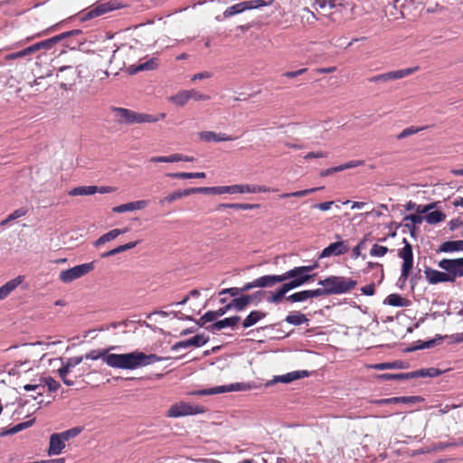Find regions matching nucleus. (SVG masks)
<instances>
[{"instance_id": "774afa93", "label": "nucleus", "mask_w": 463, "mask_h": 463, "mask_svg": "<svg viewBox=\"0 0 463 463\" xmlns=\"http://www.w3.org/2000/svg\"><path fill=\"white\" fill-rule=\"evenodd\" d=\"M448 225L450 231H455L458 228H461V230H463V221L460 218L450 220Z\"/></svg>"}, {"instance_id": "3c124183", "label": "nucleus", "mask_w": 463, "mask_h": 463, "mask_svg": "<svg viewBox=\"0 0 463 463\" xmlns=\"http://www.w3.org/2000/svg\"><path fill=\"white\" fill-rule=\"evenodd\" d=\"M439 373L437 369L430 368V369H421L419 371L412 372V373H411V378L426 377V376L434 377V376L439 375Z\"/></svg>"}, {"instance_id": "6e6d98bb", "label": "nucleus", "mask_w": 463, "mask_h": 463, "mask_svg": "<svg viewBox=\"0 0 463 463\" xmlns=\"http://www.w3.org/2000/svg\"><path fill=\"white\" fill-rule=\"evenodd\" d=\"M387 252H388L387 247L374 244L370 250V255L373 257H383Z\"/></svg>"}, {"instance_id": "423d86ee", "label": "nucleus", "mask_w": 463, "mask_h": 463, "mask_svg": "<svg viewBox=\"0 0 463 463\" xmlns=\"http://www.w3.org/2000/svg\"><path fill=\"white\" fill-rule=\"evenodd\" d=\"M93 269H94L93 262L77 265L71 269L61 270L59 274V279L65 284H69V283L85 276L86 274L90 273Z\"/></svg>"}, {"instance_id": "39448f33", "label": "nucleus", "mask_w": 463, "mask_h": 463, "mask_svg": "<svg viewBox=\"0 0 463 463\" xmlns=\"http://www.w3.org/2000/svg\"><path fill=\"white\" fill-rule=\"evenodd\" d=\"M438 266L446 272L449 282H454L458 278L463 277V258L443 259Z\"/></svg>"}, {"instance_id": "de8ad7c7", "label": "nucleus", "mask_w": 463, "mask_h": 463, "mask_svg": "<svg viewBox=\"0 0 463 463\" xmlns=\"http://www.w3.org/2000/svg\"><path fill=\"white\" fill-rule=\"evenodd\" d=\"M286 293H287V291L281 286L275 292H270V295H269V297L268 298L267 300L269 303L279 304L283 299V298L285 297Z\"/></svg>"}, {"instance_id": "473e14b6", "label": "nucleus", "mask_w": 463, "mask_h": 463, "mask_svg": "<svg viewBox=\"0 0 463 463\" xmlns=\"http://www.w3.org/2000/svg\"><path fill=\"white\" fill-rule=\"evenodd\" d=\"M98 192V186L96 185H88V186H78L71 189L69 192V195L71 196H85L91 195Z\"/></svg>"}, {"instance_id": "9d476101", "label": "nucleus", "mask_w": 463, "mask_h": 463, "mask_svg": "<svg viewBox=\"0 0 463 463\" xmlns=\"http://www.w3.org/2000/svg\"><path fill=\"white\" fill-rule=\"evenodd\" d=\"M250 386L245 383H236L228 385L217 386L209 389H203L197 392L199 395H214L227 392H241L250 390Z\"/></svg>"}, {"instance_id": "4be33fe9", "label": "nucleus", "mask_w": 463, "mask_h": 463, "mask_svg": "<svg viewBox=\"0 0 463 463\" xmlns=\"http://www.w3.org/2000/svg\"><path fill=\"white\" fill-rule=\"evenodd\" d=\"M241 317L239 316H234L231 317H226L222 320L217 321L211 325L208 329L212 332L220 331L225 327H235L240 322Z\"/></svg>"}, {"instance_id": "a878e982", "label": "nucleus", "mask_w": 463, "mask_h": 463, "mask_svg": "<svg viewBox=\"0 0 463 463\" xmlns=\"http://www.w3.org/2000/svg\"><path fill=\"white\" fill-rule=\"evenodd\" d=\"M23 282V277L19 276L9 280L0 287V300L5 299L13 290H14Z\"/></svg>"}, {"instance_id": "0e129e2a", "label": "nucleus", "mask_w": 463, "mask_h": 463, "mask_svg": "<svg viewBox=\"0 0 463 463\" xmlns=\"http://www.w3.org/2000/svg\"><path fill=\"white\" fill-rule=\"evenodd\" d=\"M438 203L434 202V203H430L429 204H426V205H419L416 207V213H420V214H422V213H431L430 211L434 208H436Z\"/></svg>"}, {"instance_id": "2f4dec72", "label": "nucleus", "mask_w": 463, "mask_h": 463, "mask_svg": "<svg viewBox=\"0 0 463 463\" xmlns=\"http://www.w3.org/2000/svg\"><path fill=\"white\" fill-rule=\"evenodd\" d=\"M270 189L263 185L236 184V194L266 193Z\"/></svg>"}, {"instance_id": "f03ea898", "label": "nucleus", "mask_w": 463, "mask_h": 463, "mask_svg": "<svg viewBox=\"0 0 463 463\" xmlns=\"http://www.w3.org/2000/svg\"><path fill=\"white\" fill-rule=\"evenodd\" d=\"M325 287L328 296L340 295L350 291L357 285L356 280L341 276H329L317 283Z\"/></svg>"}, {"instance_id": "a211bd4d", "label": "nucleus", "mask_w": 463, "mask_h": 463, "mask_svg": "<svg viewBox=\"0 0 463 463\" xmlns=\"http://www.w3.org/2000/svg\"><path fill=\"white\" fill-rule=\"evenodd\" d=\"M199 137L205 142H223L234 140V137L224 133H216L214 131H202Z\"/></svg>"}, {"instance_id": "5fc2aeb1", "label": "nucleus", "mask_w": 463, "mask_h": 463, "mask_svg": "<svg viewBox=\"0 0 463 463\" xmlns=\"http://www.w3.org/2000/svg\"><path fill=\"white\" fill-rule=\"evenodd\" d=\"M384 380H406L411 378V373H384L379 376Z\"/></svg>"}, {"instance_id": "c03bdc74", "label": "nucleus", "mask_w": 463, "mask_h": 463, "mask_svg": "<svg viewBox=\"0 0 463 463\" xmlns=\"http://www.w3.org/2000/svg\"><path fill=\"white\" fill-rule=\"evenodd\" d=\"M418 400V397L412 396V397H393L389 399H383L376 401L375 402L377 404H389V403H398V402H412L414 401Z\"/></svg>"}, {"instance_id": "2eb2a0df", "label": "nucleus", "mask_w": 463, "mask_h": 463, "mask_svg": "<svg viewBox=\"0 0 463 463\" xmlns=\"http://www.w3.org/2000/svg\"><path fill=\"white\" fill-rule=\"evenodd\" d=\"M349 250V246L345 243L343 241H338L336 242L329 244L326 247L321 254L320 258H326L330 256H340L346 253Z\"/></svg>"}, {"instance_id": "bf43d9fd", "label": "nucleus", "mask_w": 463, "mask_h": 463, "mask_svg": "<svg viewBox=\"0 0 463 463\" xmlns=\"http://www.w3.org/2000/svg\"><path fill=\"white\" fill-rule=\"evenodd\" d=\"M425 128H414V127H410V128H407L405 129H403L398 136H397V138L398 139H402V138H405L409 136H411L413 134H416L418 133L419 131L424 129Z\"/></svg>"}, {"instance_id": "864d4df0", "label": "nucleus", "mask_w": 463, "mask_h": 463, "mask_svg": "<svg viewBox=\"0 0 463 463\" xmlns=\"http://www.w3.org/2000/svg\"><path fill=\"white\" fill-rule=\"evenodd\" d=\"M81 431H82V428L74 427L66 431L61 432L60 435L62 437L64 441H67L70 439L77 437Z\"/></svg>"}, {"instance_id": "7ed1b4c3", "label": "nucleus", "mask_w": 463, "mask_h": 463, "mask_svg": "<svg viewBox=\"0 0 463 463\" xmlns=\"http://www.w3.org/2000/svg\"><path fill=\"white\" fill-rule=\"evenodd\" d=\"M114 111L118 118V122L121 124H141V123H154L159 120V118H165V114L161 113L158 117L146 114L139 113L128 109L115 108Z\"/></svg>"}, {"instance_id": "412c9836", "label": "nucleus", "mask_w": 463, "mask_h": 463, "mask_svg": "<svg viewBox=\"0 0 463 463\" xmlns=\"http://www.w3.org/2000/svg\"><path fill=\"white\" fill-rule=\"evenodd\" d=\"M65 448V441L60 433H53L50 437L49 455H59Z\"/></svg>"}, {"instance_id": "20e7f679", "label": "nucleus", "mask_w": 463, "mask_h": 463, "mask_svg": "<svg viewBox=\"0 0 463 463\" xmlns=\"http://www.w3.org/2000/svg\"><path fill=\"white\" fill-rule=\"evenodd\" d=\"M404 246L398 251V257L402 260L401 276L399 280L403 283L407 280L413 267V253L411 243L403 239Z\"/></svg>"}, {"instance_id": "f3484780", "label": "nucleus", "mask_w": 463, "mask_h": 463, "mask_svg": "<svg viewBox=\"0 0 463 463\" xmlns=\"http://www.w3.org/2000/svg\"><path fill=\"white\" fill-rule=\"evenodd\" d=\"M208 336L204 335H196L190 339L180 341L172 346V350H178L180 348H188L191 346L200 347L208 342Z\"/></svg>"}, {"instance_id": "49530a36", "label": "nucleus", "mask_w": 463, "mask_h": 463, "mask_svg": "<svg viewBox=\"0 0 463 463\" xmlns=\"http://www.w3.org/2000/svg\"><path fill=\"white\" fill-rule=\"evenodd\" d=\"M338 6H341V5H335V0H316L313 7L317 11L318 9H337Z\"/></svg>"}, {"instance_id": "f8f14e48", "label": "nucleus", "mask_w": 463, "mask_h": 463, "mask_svg": "<svg viewBox=\"0 0 463 463\" xmlns=\"http://www.w3.org/2000/svg\"><path fill=\"white\" fill-rule=\"evenodd\" d=\"M81 33L80 30H71L65 33H62L59 35L53 36L50 39L36 43L31 45V49L33 53L41 50V49H51L56 43L60 42L62 39H65L70 36L78 35Z\"/></svg>"}, {"instance_id": "0eeeda50", "label": "nucleus", "mask_w": 463, "mask_h": 463, "mask_svg": "<svg viewBox=\"0 0 463 463\" xmlns=\"http://www.w3.org/2000/svg\"><path fill=\"white\" fill-rule=\"evenodd\" d=\"M81 73L82 71L80 69V66L73 67L68 65L60 67L57 77L62 80L61 87L66 89L67 85L71 86L75 84L77 80L81 78Z\"/></svg>"}, {"instance_id": "e2e57ef3", "label": "nucleus", "mask_w": 463, "mask_h": 463, "mask_svg": "<svg viewBox=\"0 0 463 463\" xmlns=\"http://www.w3.org/2000/svg\"><path fill=\"white\" fill-rule=\"evenodd\" d=\"M24 390L25 391H36L37 394L42 396L44 392V384L41 383L36 384H25L24 386Z\"/></svg>"}, {"instance_id": "f257e3e1", "label": "nucleus", "mask_w": 463, "mask_h": 463, "mask_svg": "<svg viewBox=\"0 0 463 463\" xmlns=\"http://www.w3.org/2000/svg\"><path fill=\"white\" fill-rule=\"evenodd\" d=\"M110 349H114V347L103 350H91L83 355V359H102L109 366L123 370H135L163 360L162 357L155 354H146L139 351L127 354H109V351Z\"/></svg>"}, {"instance_id": "69168bd1", "label": "nucleus", "mask_w": 463, "mask_h": 463, "mask_svg": "<svg viewBox=\"0 0 463 463\" xmlns=\"http://www.w3.org/2000/svg\"><path fill=\"white\" fill-rule=\"evenodd\" d=\"M291 280L288 281V282H286L282 285V287L284 288V289L287 291V293L289 291V290H292L294 288H297L300 286H302L301 284V281H298L297 279V278H290Z\"/></svg>"}, {"instance_id": "052dcab7", "label": "nucleus", "mask_w": 463, "mask_h": 463, "mask_svg": "<svg viewBox=\"0 0 463 463\" xmlns=\"http://www.w3.org/2000/svg\"><path fill=\"white\" fill-rule=\"evenodd\" d=\"M274 0H250L247 1V4H250V6H249V10L256 9L262 6H268L270 5L273 3Z\"/></svg>"}, {"instance_id": "b1692460", "label": "nucleus", "mask_w": 463, "mask_h": 463, "mask_svg": "<svg viewBox=\"0 0 463 463\" xmlns=\"http://www.w3.org/2000/svg\"><path fill=\"white\" fill-rule=\"evenodd\" d=\"M43 344L41 342H38L36 344H29L25 345L24 348L23 350L24 355L25 356V362H29L31 360L34 361L35 358L40 356V360L44 357V354H42V352H39L37 349L38 347L42 346Z\"/></svg>"}, {"instance_id": "a19ab883", "label": "nucleus", "mask_w": 463, "mask_h": 463, "mask_svg": "<svg viewBox=\"0 0 463 463\" xmlns=\"http://www.w3.org/2000/svg\"><path fill=\"white\" fill-rule=\"evenodd\" d=\"M166 176L171 178H179V179H192V178H205V173L197 172V173H168Z\"/></svg>"}, {"instance_id": "c9c22d12", "label": "nucleus", "mask_w": 463, "mask_h": 463, "mask_svg": "<svg viewBox=\"0 0 463 463\" xmlns=\"http://www.w3.org/2000/svg\"><path fill=\"white\" fill-rule=\"evenodd\" d=\"M418 70H419V67H412V68H407V69H403V70L389 71L388 72L389 80H398V79L407 77V76L414 73Z\"/></svg>"}, {"instance_id": "ea45409f", "label": "nucleus", "mask_w": 463, "mask_h": 463, "mask_svg": "<svg viewBox=\"0 0 463 463\" xmlns=\"http://www.w3.org/2000/svg\"><path fill=\"white\" fill-rule=\"evenodd\" d=\"M424 220V216L420 213L411 214L404 217V221L411 222V223H405V226L411 231V234L415 230V225L420 224Z\"/></svg>"}, {"instance_id": "6e6552de", "label": "nucleus", "mask_w": 463, "mask_h": 463, "mask_svg": "<svg viewBox=\"0 0 463 463\" xmlns=\"http://www.w3.org/2000/svg\"><path fill=\"white\" fill-rule=\"evenodd\" d=\"M203 412V410L198 406H193L189 403L180 402L170 406L166 411L168 418H179L187 415H194Z\"/></svg>"}, {"instance_id": "bb28decb", "label": "nucleus", "mask_w": 463, "mask_h": 463, "mask_svg": "<svg viewBox=\"0 0 463 463\" xmlns=\"http://www.w3.org/2000/svg\"><path fill=\"white\" fill-rule=\"evenodd\" d=\"M249 6H250V4H247V1H242L241 3L235 4L225 9L224 12L222 13V16L223 18H229L235 14H241L244 11L249 10Z\"/></svg>"}, {"instance_id": "4d7b16f0", "label": "nucleus", "mask_w": 463, "mask_h": 463, "mask_svg": "<svg viewBox=\"0 0 463 463\" xmlns=\"http://www.w3.org/2000/svg\"><path fill=\"white\" fill-rule=\"evenodd\" d=\"M41 382L43 384H44V387L45 386L48 387L50 392H55L61 386L60 383L56 380H54L51 377L44 378V379L41 380Z\"/></svg>"}, {"instance_id": "8fccbe9b", "label": "nucleus", "mask_w": 463, "mask_h": 463, "mask_svg": "<svg viewBox=\"0 0 463 463\" xmlns=\"http://www.w3.org/2000/svg\"><path fill=\"white\" fill-rule=\"evenodd\" d=\"M189 100L194 99L195 101H207L211 97L207 94L202 93L195 89L187 90Z\"/></svg>"}, {"instance_id": "c756f323", "label": "nucleus", "mask_w": 463, "mask_h": 463, "mask_svg": "<svg viewBox=\"0 0 463 463\" xmlns=\"http://www.w3.org/2000/svg\"><path fill=\"white\" fill-rule=\"evenodd\" d=\"M265 317H266V313L260 311V310H253L243 320L242 326L244 328L250 327V326L256 325L260 320H261Z\"/></svg>"}, {"instance_id": "13d9d810", "label": "nucleus", "mask_w": 463, "mask_h": 463, "mask_svg": "<svg viewBox=\"0 0 463 463\" xmlns=\"http://www.w3.org/2000/svg\"><path fill=\"white\" fill-rule=\"evenodd\" d=\"M33 53L31 47H27L22 51L10 53L6 56V59L14 60V59H20L24 58L25 56L31 55Z\"/></svg>"}, {"instance_id": "7c9ffc66", "label": "nucleus", "mask_w": 463, "mask_h": 463, "mask_svg": "<svg viewBox=\"0 0 463 463\" xmlns=\"http://www.w3.org/2000/svg\"><path fill=\"white\" fill-rule=\"evenodd\" d=\"M251 299L252 296L243 295L241 298L232 299L228 306L230 309L234 308L237 311H241L251 302Z\"/></svg>"}, {"instance_id": "680f3d73", "label": "nucleus", "mask_w": 463, "mask_h": 463, "mask_svg": "<svg viewBox=\"0 0 463 463\" xmlns=\"http://www.w3.org/2000/svg\"><path fill=\"white\" fill-rule=\"evenodd\" d=\"M137 243H138L137 241H130L128 243L120 245V246H118V247H117V248L111 250H112L113 255H116V254L124 252V251H126L128 250L135 248L137 245Z\"/></svg>"}, {"instance_id": "4468645a", "label": "nucleus", "mask_w": 463, "mask_h": 463, "mask_svg": "<svg viewBox=\"0 0 463 463\" xmlns=\"http://www.w3.org/2000/svg\"><path fill=\"white\" fill-rule=\"evenodd\" d=\"M194 194H199L198 187L187 188L183 191L175 190L173 193L167 194L166 196L161 198L158 203L161 206L169 205L173 203L175 201L179 200L184 196H188Z\"/></svg>"}, {"instance_id": "dca6fc26", "label": "nucleus", "mask_w": 463, "mask_h": 463, "mask_svg": "<svg viewBox=\"0 0 463 463\" xmlns=\"http://www.w3.org/2000/svg\"><path fill=\"white\" fill-rule=\"evenodd\" d=\"M116 9L114 4L108 2L96 5L93 8H91L89 12L83 14L80 18L81 21H87L92 19L94 17L100 16L109 11Z\"/></svg>"}, {"instance_id": "cd10ccee", "label": "nucleus", "mask_w": 463, "mask_h": 463, "mask_svg": "<svg viewBox=\"0 0 463 463\" xmlns=\"http://www.w3.org/2000/svg\"><path fill=\"white\" fill-rule=\"evenodd\" d=\"M157 67V61L155 59H150L137 66L131 65L127 70L129 74H136L143 71H152Z\"/></svg>"}, {"instance_id": "79ce46f5", "label": "nucleus", "mask_w": 463, "mask_h": 463, "mask_svg": "<svg viewBox=\"0 0 463 463\" xmlns=\"http://www.w3.org/2000/svg\"><path fill=\"white\" fill-rule=\"evenodd\" d=\"M120 235L119 232H116V230H111L109 232L103 234L100 236L97 241H94L93 245L95 247H99L100 245H103L110 241L115 240L117 237Z\"/></svg>"}, {"instance_id": "ddd939ff", "label": "nucleus", "mask_w": 463, "mask_h": 463, "mask_svg": "<svg viewBox=\"0 0 463 463\" xmlns=\"http://www.w3.org/2000/svg\"><path fill=\"white\" fill-rule=\"evenodd\" d=\"M83 361V356H74L69 358L65 363H62V366L58 370L59 376L67 386H72L74 382L70 380L67 375L71 370L79 365Z\"/></svg>"}, {"instance_id": "c85d7f7f", "label": "nucleus", "mask_w": 463, "mask_h": 463, "mask_svg": "<svg viewBox=\"0 0 463 463\" xmlns=\"http://www.w3.org/2000/svg\"><path fill=\"white\" fill-rule=\"evenodd\" d=\"M439 251L441 252H455V251H463V241H448L443 242L439 248Z\"/></svg>"}, {"instance_id": "6ab92c4d", "label": "nucleus", "mask_w": 463, "mask_h": 463, "mask_svg": "<svg viewBox=\"0 0 463 463\" xmlns=\"http://www.w3.org/2000/svg\"><path fill=\"white\" fill-rule=\"evenodd\" d=\"M425 278L430 284H438L441 282H449L446 272L426 268L424 270Z\"/></svg>"}, {"instance_id": "603ef678", "label": "nucleus", "mask_w": 463, "mask_h": 463, "mask_svg": "<svg viewBox=\"0 0 463 463\" xmlns=\"http://www.w3.org/2000/svg\"><path fill=\"white\" fill-rule=\"evenodd\" d=\"M26 214V210L24 209V208H20V209H17L15 210L14 212H13L12 213H10L6 219L3 220L1 222V225H5L6 223H8L9 222H12L14 220H16L20 217H23Z\"/></svg>"}, {"instance_id": "a18cd8bd", "label": "nucleus", "mask_w": 463, "mask_h": 463, "mask_svg": "<svg viewBox=\"0 0 463 463\" xmlns=\"http://www.w3.org/2000/svg\"><path fill=\"white\" fill-rule=\"evenodd\" d=\"M323 187H316L310 189H305L301 191L292 192V193H285L279 195L280 198H289V197H303L307 194H310L316 191L321 190Z\"/></svg>"}, {"instance_id": "37998d69", "label": "nucleus", "mask_w": 463, "mask_h": 463, "mask_svg": "<svg viewBox=\"0 0 463 463\" xmlns=\"http://www.w3.org/2000/svg\"><path fill=\"white\" fill-rule=\"evenodd\" d=\"M182 154H173L167 156H152L149 161L152 163H175L182 161Z\"/></svg>"}, {"instance_id": "58836bf2", "label": "nucleus", "mask_w": 463, "mask_h": 463, "mask_svg": "<svg viewBox=\"0 0 463 463\" xmlns=\"http://www.w3.org/2000/svg\"><path fill=\"white\" fill-rule=\"evenodd\" d=\"M285 321L293 326H299L304 323H307L308 319L306 317V315H304V314L293 313V314L288 315L285 318Z\"/></svg>"}, {"instance_id": "f704fd0d", "label": "nucleus", "mask_w": 463, "mask_h": 463, "mask_svg": "<svg viewBox=\"0 0 463 463\" xmlns=\"http://www.w3.org/2000/svg\"><path fill=\"white\" fill-rule=\"evenodd\" d=\"M384 303L392 307H407L410 301L398 294H391L386 298Z\"/></svg>"}, {"instance_id": "4c0bfd02", "label": "nucleus", "mask_w": 463, "mask_h": 463, "mask_svg": "<svg viewBox=\"0 0 463 463\" xmlns=\"http://www.w3.org/2000/svg\"><path fill=\"white\" fill-rule=\"evenodd\" d=\"M34 422V419H32V420H29L27 421H24V422H22V423H19V424H16L15 426L8 429V430H4L1 435L2 436H5V435H13V434H15L19 431H22L29 427H31Z\"/></svg>"}, {"instance_id": "393cba45", "label": "nucleus", "mask_w": 463, "mask_h": 463, "mask_svg": "<svg viewBox=\"0 0 463 463\" xmlns=\"http://www.w3.org/2000/svg\"><path fill=\"white\" fill-rule=\"evenodd\" d=\"M230 310V307L228 306V304L223 307H221L219 308L218 310L216 311H208L206 312L200 319L199 321L197 322V324L201 326H203V325H205L207 322H211V321H213L215 319H217L218 317L223 316L224 314H226L228 311Z\"/></svg>"}, {"instance_id": "72a5a7b5", "label": "nucleus", "mask_w": 463, "mask_h": 463, "mask_svg": "<svg viewBox=\"0 0 463 463\" xmlns=\"http://www.w3.org/2000/svg\"><path fill=\"white\" fill-rule=\"evenodd\" d=\"M168 100L178 107H184L189 101L187 90H180L175 95L170 96Z\"/></svg>"}, {"instance_id": "5701e85b", "label": "nucleus", "mask_w": 463, "mask_h": 463, "mask_svg": "<svg viewBox=\"0 0 463 463\" xmlns=\"http://www.w3.org/2000/svg\"><path fill=\"white\" fill-rule=\"evenodd\" d=\"M199 194H236V184L228 186L198 187Z\"/></svg>"}, {"instance_id": "09e8293b", "label": "nucleus", "mask_w": 463, "mask_h": 463, "mask_svg": "<svg viewBox=\"0 0 463 463\" xmlns=\"http://www.w3.org/2000/svg\"><path fill=\"white\" fill-rule=\"evenodd\" d=\"M309 298L308 291L303 290L299 292H296L294 294H291L286 298V300L288 302H303Z\"/></svg>"}, {"instance_id": "9b49d317", "label": "nucleus", "mask_w": 463, "mask_h": 463, "mask_svg": "<svg viewBox=\"0 0 463 463\" xmlns=\"http://www.w3.org/2000/svg\"><path fill=\"white\" fill-rule=\"evenodd\" d=\"M109 52H112V55L109 58V63L114 64L116 69L122 70L127 63L126 58L133 53V49L129 46H123L117 50H113L112 47H110L109 53Z\"/></svg>"}, {"instance_id": "e433bc0d", "label": "nucleus", "mask_w": 463, "mask_h": 463, "mask_svg": "<svg viewBox=\"0 0 463 463\" xmlns=\"http://www.w3.org/2000/svg\"><path fill=\"white\" fill-rule=\"evenodd\" d=\"M446 219V214L441 211H434L424 215V220L429 224H438Z\"/></svg>"}, {"instance_id": "1a4fd4ad", "label": "nucleus", "mask_w": 463, "mask_h": 463, "mask_svg": "<svg viewBox=\"0 0 463 463\" xmlns=\"http://www.w3.org/2000/svg\"><path fill=\"white\" fill-rule=\"evenodd\" d=\"M316 267H317V264H314L311 266L296 267L292 269H289L284 273L285 281L288 279H290V278H297V279L298 281H301V284L304 285L305 283H307L314 279L315 274L310 275V274H308V272L315 269Z\"/></svg>"}, {"instance_id": "338daca9", "label": "nucleus", "mask_w": 463, "mask_h": 463, "mask_svg": "<svg viewBox=\"0 0 463 463\" xmlns=\"http://www.w3.org/2000/svg\"><path fill=\"white\" fill-rule=\"evenodd\" d=\"M307 291H308L309 298H318L321 296H328L325 287L318 288L316 289H307Z\"/></svg>"}, {"instance_id": "aec40b11", "label": "nucleus", "mask_w": 463, "mask_h": 463, "mask_svg": "<svg viewBox=\"0 0 463 463\" xmlns=\"http://www.w3.org/2000/svg\"><path fill=\"white\" fill-rule=\"evenodd\" d=\"M284 273L281 275H265L256 279V285L259 288H270L274 285L284 282Z\"/></svg>"}]
</instances>
